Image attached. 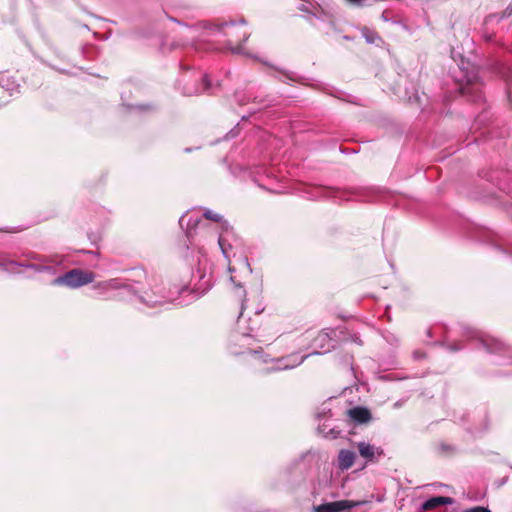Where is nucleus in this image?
<instances>
[{
  "label": "nucleus",
  "instance_id": "nucleus-6",
  "mask_svg": "<svg viewBox=\"0 0 512 512\" xmlns=\"http://www.w3.org/2000/svg\"><path fill=\"white\" fill-rule=\"evenodd\" d=\"M356 459V454L353 451L342 449L338 454V467L340 470L350 469Z\"/></svg>",
  "mask_w": 512,
  "mask_h": 512
},
{
  "label": "nucleus",
  "instance_id": "nucleus-15",
  "mask_svg": "<svg viewBox=\"0 0 512 512\" xmlns=\"http://www.w3.org/2000/svg\"><path fill=\"white\" fill-rule=\"evenodd\" d=\"M19 231L20 230H17V229L8 230V229L0 228V232H5V233H17Z\"/></svg>",
  "mask_w": 512,
  "mask_h": 512
},
{
  "label": "nucleus",
  "instance_id": "nucleus-7",
  "mask_svg": "<svg viewBox=\"0 0 512 512\" xmlns=\"http://www.w3.org/2000/svg\"><path fill=\"white\" fill-rule=\"evenodd\" d=\"M451 503H452L451 498L444 497V496H437V497H433V498H430L427 501H425L422 505V508L424 510H433L442 505L451 504Z\"/></svg>",
  "mask_w": 512,
  "mask_h": 512
},
{
  "label": "nucleus",
  "instance_id": "nucleus-14",
  "mask_svg": "<svg viewBox=\"0 0 512 512\" xmlns=\"http://www.w3.org/2000/svg\"><path fill=\"white\" fill-rule=\"evenodd\" d=\"M348 3L356 6H361L363 0H346Z\"/></svg>",
  "mask_w": 512,
  "mask_h": 512
},
{
  "label": "nucleus",
  "instance_id": "nucleus-3",
  "mask_svg": "<svg viewBox=\"0 0 512 512\" xmlns=\"http://www.w3.org/2000/svg\"><path fill=\"white\" fill-rule=\"evenodd\" d=\"M355 503L349 500H340L334 502L323 503L314 507V512H342L351 509Z\"/></svg>",
  "mask_w": 512,
  "mask_h": 512
},
{
  "label": "nucleus",
  "instance_id": "nucleus-11",
  "mask_svg": "<svg viewBox=\"0 0 512 512\" xmlns=\"http://www.w3.org/2000/svg\"><path fill=\"white\" fill-rule=\"evenodd\" d=\"M315 340L320 342L330 341L331 335L328 332L322 331L318 334Z\"/></svg>",
  "mask_w": 512,
  "mask_h": 512
},
{
  "label": "nucleus",
  "instance_id": "nucleus-8",
  "mask_svg": "<svg viewBox=\"0 0 512 512\" xmlns=\"http://www.w3.org/2000/svg\"><path fill=\"white\" fill-rule=\"evenodd\" d=\"M121 285L116 279H110L107 281L99 282L95 285V288L102 290L119 289Z\"/></svg>",
  "mask_w": 512,
  "mask_h": 512
},
{
  "label": "nucleus",
  "instance_id": "nucleus-4",
  "mask_svg": "<svg viewBox=\"0 0 512 512\" xmlns=\"http://www.w3.org/2000/svg\"><path fill=\"white\" fill-rule=\"evenodd\" d=\"M357 448L361 457L369 462H375L378 456L383 455V450L366 442H358Z\"/></svg>",
  "mask_w": 512,
  "mask_h": 512
},
{
  "label": "nucleus",
  "instance_id": "nucleus-1",
  "mask_svg": "<svg viewBox=\"0 0 512 512\" xmlns=\"http://www.w3.org/2000/svg\"><path fill=\"white\" fill-rule=\"evenodd\" d=\"M95 274L89 270L74 268L54 280L56 285L66 286L71 289L90 284L94 281Z\"/></svg>",
  "mask_w": 512,
  "mask_h": 512
},
{
  "label": "nucleus",
  "instance_id": "nucleus-9",
  "mask_svg": "<svg viewBox=\"0 0 512 512\" xmlns=\"http://www.w3.org/2000/svg\"><path fill=\"white\" fill-rule=\"evenodd\" d=\"M504 350H505V345L498 340L493 341V343L491 344V347L489 349L490 352H501Z\"/></svg>",
  "mask_w": 512,
  "mask_h": 512
},
{
  "label": "nucleus",
  "instance_id": "nucleus-10",
  "mask_svg": "<svg viewBox=\"0 0 512 512\" xmlns=\"http://www.w3.org/2000/svg\"><path fill=\"white\" fill-rule=\"evenodd\" d=\"M204 217L208 220H212L214 222H219L221 220V216L216 214V213H213L212 211L210 210H207L205 213H204Z\"/></svg>",
  "mask_w": 512,
  "mask_h": 512
},
{
  "label": "nucleus",
  "instance_id": "nucleus-5",
  "mask_svg": "<svg viewBox=\"0 0 512 512\" xmlns=\"http://www.w3.org/2000/svg\"><path fill=\"white\" fill-rule=\"evenodd\" d=\"M349 418L358 424L368 423L372 419L371 412L365 407H354L347 412Z\"/></svg>",
  "mask_w": 512,
  "mask_h": 512
},
{
  "label": "nucleus",
  "instance_id": "nucleus-12",
  "mask_svg": "<svg viewBox=\"0 0 512 512\" xmlns=\"http://www.w3.org/2000/svg\"><path fill=\"white\" fill-rule=\"evenodd\" d=\"M465 512H491V511L488 508H486V507L477 506V507H473L471 509H468Z\"/></svg>",
  "mask_w": 512,
  "mask_h": 512
},
{
  "label": "nucleus",
  "instance_id": "nucleus-2",
  "mask_svg": "<svg viewBox=\"0 0 512 512\" xmlns=\"http://www.w3.org/2000/svg\"><path fill=\"white\" fill-rule=\"evenodd\" d=\"M215 29L226 37V44L232 51H239L242 43L247 39V33L243 27L233 22L215 25Z\"/></svg>",
  "mask_w": 512,
  "mask_h": 512
},
{
  "label": "nucleus",
  "instance_id": "nucleus-13",
  "mask_svg": "<svg viewBox=\"0 0 512 512\" xmlns=\"http://www.w3.org/2000/svg\"><path fill=\"white\" fill-rule=\"evenodd\" d=\"M375 35H376V33H373V32H371V35L364 33V36L366 37L367 41L370 43H373L375 41V39H374Z\"/></svg>",
  "mask_w": 512,
  "mask_h": 512
}]
</instances>
